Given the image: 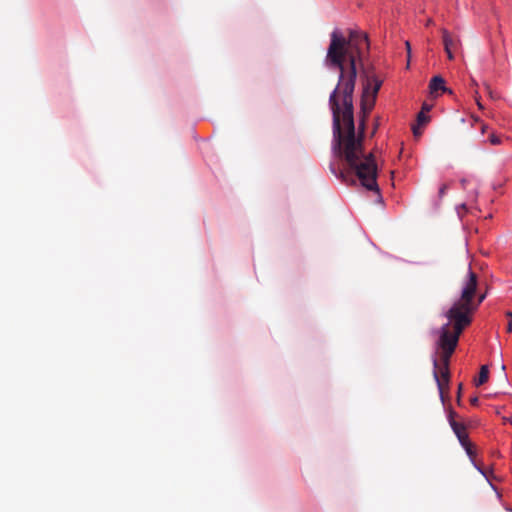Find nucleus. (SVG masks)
<instances>
[{
    "mask_svg": "<svg viewBox=\"0 0 512 512\" xmlns=\"http://www.w3.org/2000/svg\"><path fill=\"white\" fill-rule=\"evenodd\" d=\"M379 125V119L376 120V123H375V127H374V130H373V133H375L377 127Z\"/></svg>",
    "mask_w": 512,
    "mask_h": 512,
    "instance_id": "21",
    "label": "nucleus"
},
{
    "mask_svg": "<svg viewBox=\"0 0 512 512\" xmlns=\"http://www.w3.org/2000/svg\"><path fill=\"white\" fill-rule=\"evenodd\" d=\"M405 45H406L407 56H408V60H409L410 56H411V46H410V43L408 41L405 43Z\"/></svg>",
    "mask_w": 512,
    "mask_h": 512,
    "instance_id": "17",
    "label": "nucleus"
},
{
    "mask_svg": "<svg viewBox=\"0 0 512 512\" xmlns=\"http://www.w3.org/2000/svg\"><path fill=\"white\" fill-rule=\"evenodd\" d=\"M431 108H432L431 105H429L427 103H423L421 111H423V113L426 114L427 112H429L431 110Z\"/></svg>",
    "mask_w": 512,
    "mask_h": 512,
    "instance_id": "16",
    "label": "nucleus"
},
{
    "mask_svg": "<svg viewBox=\"0 0 512 512\" xmlns=\"http://www.w3.org/2000/svg\"><path fill=\"white\" fill-rule=\"evenodd\" d=\"M470 402H471L472 405H477L478 398L477 397H473V398L470 399Z\"/></svg>",
    "mask_w": 512,
    "mask_h": 512,
    "instance_id": "19",
    "label": "nucleus"
},
{
    "mask_svg": "<svg viewBox=\"0 0 512 512\" xmlns=\"http://www.w3.org/2000/svg\"><path fill=\"white\" fill-rule=\"evenodd\" d=\"M489 140L492 145H499L502 142L501 138L495 134H491Z\"/></svg>",
    "mask_w": 512,
    "mask_h": 512,
    "instance_id": "11",
    "label": "nucleus"
},
{
    "mask_svg": "<svg viewBox=\"0 0 512 512\" xmlns=\"http://www.w3.org/2000/svg\"><path fill=\"white\" fill-rule=\"evenodd\" d=\"M428 122H429V117L425 113H423V111H420L417 115V125H414L412 127L413 134L415 137H419L422 134L420 126H424Z\"/></svg>",
    "mask_w": 512,
    "mask_h": 512,
    "instance_id": "7",
    "label": "nucleus"
},
{
    "mask_svg": "<svg viewBox=\"0 0 512 512\" xmlns=\"http://www.w3.org/2000/svg\"><path fill=\"white\" fill-rule=\"evenodd\" d=\"M447 190H448V185H447V184H443V185L440 187V189H439V193H438V194H439V197H440V198H442V197L445 195V193H446V191H447Z\"/></svg>",
    "mask_w": 512,
    "mask_h": 512,
    "instance_id": "13",
    "label": "nucleus"
},
{
    "mask_svg": "<svg viewBox=\"0 0 512 512\" xmlns=\"http://www.w3.org/2000/svg\"><path fill=\"white\" fill-rule=\"evenodd\" d=\"M432 23H433V20H432V19H428V20H427L426 25H427V26H429V25H431Z\"/></svg>",
    "mask_w": 512,
    "mask_h": 512,
    "instance_id": "22",
    "label": "nucleus"
},
{
    "mask_svg": "<svg viewBox=\"0 0 512 512\" xmlns=\"http://www.w3.org/2000/svg\"><path fill=\"white\" fill-rule=\"evenodd\" d=\"M478 276L469 268L466 276L461 284L460 297L445 313L446 318L451 322H456L457 316L466 318L465 328L472 322V315L478 309L480 304L484 301L486 295L480 294L477 296Z\"/></svg>",
    "mask_w": 512,
    "mask_h": 512,
    "instance_id": "3",
    "label": "nucleus"
},
{
    "mask_svg": "<svg viewBox=\"0 0 512 512\" xmlns=\"http://www.w3.org/2000/svg\"><path fill=\"white\" fill-rule=\"evenodd\" d=\"M381 85L382 81L377 77L372 76L368 78L367 84L365 86H368L370 94L376 97Z\"/></svg>",
    "mask_w": 512,
    "mask_h": 512,
    "instance_id": "8",
    "label": "nucleus"
},
{
    "mask_svg": "<svg viewBox=\"0 0 512 512\" xmlns=\"http://www.w3.org/2000/svg\"><path fill=\"white\" fill-rule=\"evenodd\" d=\"M330 37L325 64L330 69L339 70L338 83L329 97L333 122V149L338 157L345 160L363 187L379 193L374 155L366 154L363 147L366 118L372 111L376 99L370 94L368 86H364L361 98L362 118L358 137L354 124L353 93L357 78L356 64L362 60L364 50L369 49L368 37L362 32L349 30L346 38L339 29H334Z\"/></svg>",
    "mask_w": 512,
    "mask_h": 512,
    "instance_id": "1",
    "label": "nucleus"
},
{
    "mask_svg": "<svg viewBox=\"0 0 512 512\" xmlns=\"http://www.w3.org/2000/svg\"><path fill=\"white\" fill-rule=\"evenodd\" d=\"M488 378H489V370H488V367L486 365H483L481 366L480 368V372H479V377L478 379L475 380V385L476 386H481L483 385L484 383H486L488 381Z\"/></svg>",
    "mask_w": 512,
    "mask_h": 512,
    "instance_id": "9",
    "label": "nucleus"
},
{
    "mask_svg": "<svg viewBox=\"0 0 512 512\" xmlns=\"http://www.w3.org/2000/svg\"><path fill=\"white\" fill-rule=\"evenodd\" d=\"M441 34L444 50L447 54V57L449 60H453L454 52L458 49L459 46V40L445 28L441 29Z\"/></svg>",
    "mask_w": 512,
    "mask_h": 512,
    "instance_id": "4",
    "label": "nucleus"
},
{
    "mask_svg": "<svg viewBox=\"0 0 512 512\" xmlns=\"http://www.w3.org/2000/svg\"><path fill=\"white\" fill-rule=\"evenodd\" d=\"M475 100H476V103H477L479 109H483V105L480 102V96H479V93L477 90L475 91Z\"/></svg>",
    "mask_w": 512,
    "mask_h": 512,
    "instance_id": "15",
    "label": "nucleus"
},
{
    "mask_svg": "<svg viewBox=\"0 0 512 512\" xmlns=\"http://www.w3.org/2000/svg\"><path fill=\"white\" fill-rule=\"evenodd\" d=\"M461 389H462V384H460L459 387H458V401L460 400Z\"/></svg>",
    "mask_w": 512,
    "mask_h": 512,
    "instance_id": "20",
    "label": "nucleus"
},
{
    "mask_svg": "<svg viewBox=\"0 0 512 512\" xmlns=\"http://www.w3.org/2000/svg\"><path fill=\"white\" fill-rule=\"evenodd\" d=\"M429 89L431 94H437L439 91L452 93L445 86V80L441 76H434L430 80Z\"/></svg>",
    "mask_w": 512,
    "mask_h": 512,
    "instance_id": "6",
    "label": "nucleus"
},
{
    "mask_svg": "<svg viewBox=\"0 0 512 512\" xmlns=\"http://www.w3.org/2000/svg\"><path fill=\"white\" fill-rule=\"evenodd\" d=\"M466 318L457 316L456 322L448 320L440 329V337L438 340V348L441 349L440 362L437 359L433 360L434 365V378L437 382L438 389L441 396H443L445 387H448L450 374H449V361L450 357L455 351L458 344L459 337L465 329Z\"/></svg>",
    "mask_w": 512,
    "mask_h": 512,
    "instance_id": "2",
    "label": "nucleus"
},
{
    "mask_svg": "<svg viewBox=\"0 0 512 512\" xmlns=\"http://www.w3.org/2000/svg\"><path fill=\"white\" fill-rule=\"evenodd\" d=\"M462 447L465 449L466 453L471 459L475 456L474 446L469 440L465 443V446Z\"/></svg>",
    "mask_w": 512,
    "mask_h": 512,
    "instance_id": "10",
    "label": "nucleus"
},
{
    "mask_svg": "<svg viewBox=\"0 0 512 512\" xmlns=\"http://www.w3.org/2000/svg\"><path fill=\"white\" fill-rule=\"evenodd\" d=\"M485 88H486V90H487V92H488L489 96H490L491 98H495V97H494V95H493V92H492V90L490 89V86H489L488 84H485Z\"/></svg>",
    "mask_w": 512,
    "mask_h": 512,
    "instance_id": "18",
    "label": "nucleus"
},
{
    "mask_svg": "<svg viewBox=\"0 0 512 512\" xmlns=\"http://www.w3.org/2000/svg\"><path fill=\"white\" fill-rule=\"evenodd\" d=\"M506 316L509 318L506 330L508 333H511L512 332V311H507Z\"/></svg>",
    "mask_w": 512,
    "mask_h": 512,
    "instance_id": "12",
    "label": "nucleus"
},
{
    "mask_svg": "<svg viewBox=\"0 0 512 512\" xmlns=\"http://www.w3.org/2000/svg\"><path fill=\"white\" fill-rule=\"evenodd\" d=\"M330 169H331V171H332V173H333V174H335L336 176H338V174H337V172H336L335 168H334L332 165L330 166ZM339 177H340V178H342V179L345 181V177H346L345 172L341 171V172L339 173Z\"/></svg>",
    "mask_w": 512,
    "mask_h": 512,
    "instance_id": "14",
    "label": "nucleus"
},
{
    "mask_svg": "<svg viewBox=\"0 0 512 512\" xmlns=\"http://www.w3.org/2000/svg\"><path fill=\"white\" fill-rule=\"evenodd\" d=\"M481 130H482V133H484V132L486 131V126H485V125H483V126H482V128H481Z\"/></svg>",
    "mask_w": 512,
    "mask_h": 512,
    "instance_id": "23",
    "label": "nucleus"
},
{
    "mask_svg": "<svg viewBox=\"0 0 512 512\" xmlns=\"http://www.w3.org/2000/svg\"><path fill=\"white\" fill-rule=\"evenodd\" d=\"M455 415H456V413L451 410L449 413V424H450L453 432L457 436L460 444L462 446H465V443L469 440L468 434L466 432V427L454 419Z\"/></svg>",
    "mask_w": 512,
    "mask_h": 512,
    "instance_id": "5",
    "label": "nucleus"
}]
</instances>
